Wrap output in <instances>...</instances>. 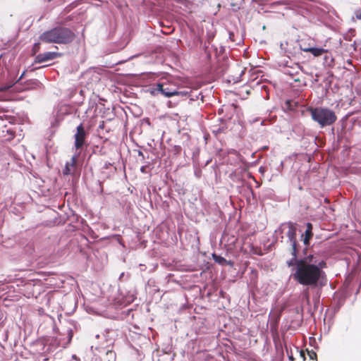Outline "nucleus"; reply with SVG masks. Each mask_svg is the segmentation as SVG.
<instances>
[{
    "instance_id": "obj_1",
    "label": "nucleus",
    "mask_w": 361,
    "mask_h": 361,
    "mask_svg": "<svg viewBox=\"0 0 361 361\" xmlns=\"http://www.w3.org/2000/svg\"><path fill=\"white\" fill-rule=\"evenodd\" d=\"M288 267L295 266L293 279L300 284L315 287L325 277V273L322 270L325 263L323 261H318L314 255H309L302 259H297L293 256L287 262Z\"/></svg>"
},
{
    "instance_id": "obj_2",
    "label": "nucleus",
    "mask_w": 361,
    "mask_h": 361,
    "mask_svg": "<svg viewBox=\"0 0 361 361\" xmlns=\"http://www.w3.org/2000/svg\"><path fill=\"white\" fill-rule=\"evenodd\" d=\"M73 39V32L68 28L56 27L44 32L40 39L47 43L66 44Z\"/></svg>"
},
{
    "instance_id": "obj_3",
    "label": "nucleus",
    "mask_w": 361,
    "mask_h": 361,
    "mask_svg": "<svg viewBox=\"0 0 361 361\" xmlns=\"http://www.w3.org/2000/svg\"><path fill=\"white\" fill-rule=\"evenodd\" d=\"M311 116L321 128L331 126L337 119L336 114L331 109L325 107H317L310 109Z\"/></svg>"
},
{
    "instance_id": "obj_4",
    "label": "nucleus",
    "mask_w": 361,
    "mask_h": 361,
    "mask_svg": "<svg viewBox=\"0 0 361 361\" xmlns=\"http://www.w3.org/2000/svg\"><path fill=\"white\" fill-rule=\"evenodd\" d=\"M288 231L286 232L287 237L291 247V255L292 256L297 257V248H296V229L293 224L289 223L286 225Z\"/></svg>"
},
{
    "instance_id": "obj_5",
    "label": "nucleus",
    "mask_w": 361,
    "mask_h": 361,
    "mask_svg": "<svg viewBox=\"0 0 361 361\" xmlns=\"http://www.w3.org/2000/svg\"><path fill=\"white\" fill-rule=\"evenodd\" d=\"M86 133L82 124L77 127V133L75 135V146L77 149L82 147L84 144Z\"/></svg>"
},
{
    "instance_id": "obj_6",
    "label": "nucleus",
    "mask_w": 361,
    "mask_h": 361,
    "mask_svg": "<svg viewBox=\"0 0 361 361\" xmlns=\"http://www.w3.org/2000/svg\"><path fill=\"white\" fill-rule=\"evenodd\" d=\"M59 56V54L56 52H45L44 54H41L37 56L36 61L39 63L47 61L49 60L54 59Z\"/></svg>"
},
{
    "instance_id": "obj_7",
    "label": "nucleus",
    "mask_w": 361,
    "mask_h": 361,
    "mask_svg": "<svg viewBox=\"0 0 361 361\" xmlns=\"http://www.w3.org/2000/svg\"><path fill=\"white\" fill-rule=\"evenodd\" d=\"M300 49L305 52L311 53L314 56H319L327 52V50L318 47H302L300 46Z\"/></svg>"
},
{
    "instance_id": "obj_8",
    "label": "nucleus",
    "mask_w": 361,
    "mask_h": 361,
    "mask_svg": "<svg viewBox=\"0 0 361 361\" xmlns=\"http://www.w3.org/2000/svg\"><path fill=\"white\" fill-rule=\"evenodd\" d=\"M76 164V157L73 156L70 162L66 163V166L63 169V173L65 175L70 174L72 172L73 169L75 167Z\"/></svg>"
},
{
    "instance_id": "obj_9",
    "label": "nucleus",
    "mask_w": 361,
    "mask_h": 361,
    "mask_svg": "<svg viewBox=\"0 0 361 361\" xmlns=\"http://www.w3.org/2000/svg\"><path fill=\"white\" fill-rule=\"evenodd\" d=\"M162 94L164 95L166 97H171L175 95H183V92H178L176 90L170 91L168 89H164V90L162 92Z\"/></svg>"
},
{
    "instance_id": "obj_10",
    "label": "nucleus",
    "mask_w": 361,
    "mask_h": 361,
    "mask_svg": "<svg viewBox=\"0 0 361 361\" xmlns=\"http://www.w3.org/2000/svg\"><path fill=\"white\" fill-rule=\"evenodd\" d=\"M212 258L215 262L221 265H226V262H227V260L225 258L216 254H212Z\"/></svg>"
},
{
    "instance_id": "obj_11",
    "label": "nucleus",
    "mask_w": 361,
    "mask_h": 361,
    "mask_svg": "<svg viewBox=\"0 0 361 361\" xmlns=\"http://www.w3.org/2000/svg\"><path fill=\"white\" fill-rule=\"evenodd\" d=\"M312 224L308 223L307 224V230L305 231V234H306V237L304 240V243L305 244H307L309 241V239L311 238L312 236Z\"/></svg>"
},
{
    "instance_id": "obj_12",
    "label": "nucleus",
    "mask_w": 361,
    "mask_h": 361,
    "mask_svg": "<svg viewBox=\"0 0 361 361\" xmlns=\"http://www.w3.org/2000/svg\"><path fill=\"white\" fill-rule=\"evenodd\" d=\"M157 90H158V92H161L162 94L163 91L165 88H164L163 85L161 83L157 84Z\"/></svg>"
},
{
    "instance_id": "obj_13",
    "label": "nucleus",
    "mask_w": 361,
    "mask_h": 361,
    "mask_svg": "<svg viewBox=\"0 0 361 361\" xmlns=\"http://www.w3.org/2000/svg\"><path fill=\"white\" fill-rule=\"evenodd\" d=\"M149 92L151 94L155 96L158 93V90H157V86L154 87H152L149 90Z\"/></svg>"
},
{
    "instance_id": "obj_14",
    "label": "nucleus",
    "mask_w": 361,
    "mask_h": 361,
    "mask_svg": "<svg viewBox=\"0 0 361 361\" xmlns=\"http://www.w3.org/2000/svg\"><path fill=\"white\" fill-rule=\"evenodd\" d=\"M9 87H11V86H2V87H0V91H1V92L6 91V90H7Z\"/></svg>"
},
{
    "instance_id": "obj_15",
    "label": "nucleus",
    "mask_w": 361,
    "mask_h": 361,
    "mask_svg": "<svg viewBox=\"0 0 361 361\" xmlns=\"http://www.w3.org/2000/svg\"><path fill=\"white\" fill-rule=\"evenodd\" d=\"M309 355H310V357L311 359H313L314 357L316 356V354L314 352H312L311 353H309Z\"/></svg>"
},
{
    "instance_id": "obj_16",
    "label": "nucleus",
    "mask_w": 361,
    "mask_h": 361,
    "mask_svg": "<svg viewBox=\"0 0 361 361\" xmlns=\"http://www.w3.org/2000/svg\"><path fill=\"white\" fill-rule=\"evenodd\" d=\"M226 264H228V265H230V266H233V263L231 261H227V262H226Z\"/></svg>"
},
{
    "instance_id": "obj_17",
    "label": "nucleus",
    "mask_w": 361,
    "mask_h": 361,
    "mask_svg": "<svg viewBox=\"0 0 361 361\" xmlns=\"http://www.w3.org/2000/svg\"><path fill=\"white\" fill-rule=\"evenodd\" d=\"M140 171L142 172V173H145V166H142L141 169H140Z\"/></svg>"
},
{
    "instance_id": "obj_18",
    "label": "nucleus",
    "mask_w": 361,
    "mask_h": 361,
    "mask_svg": "<svg viewBox=\"0 0 361 361\" xmlns=\"http://www.w3.org/2000/svg\"><path fill=\"white\" fill-rule=\"evenodd\" d=\"M356 16L358 19H360L361 18V13H357L356 14Z\"/></svg>"
},
{
    "instance_id": "obj_19",
    "label": "nucleus",
    "mask_w": 361,
    "mask_h": 361,
    "mask_svg": "<svg viewBox=\"0 0 361 361\" xmlns=\"http://www.w3.org/2000/svg\"><path fill=\"white\" fill-rule=\"evenodd\" d=\"M24 74H25V73H23L20 75V78L18 79V80L23 78V77Z\"/></svg>"
},
{
    "instance_id": "obj_20",
    "label": "nucleus",
    "mask_w": 361,
    "mask_h": 361,
    "mask_svg": "<svg viewBox=\"0 0 361 361\" xmlns=\"http://www.w3.org/2000/svg\"><path fill=\"white\" fill-rule=\"evenodd\" d=\"M107 354L108 355H112V353L111 352H108Z\"/></svg>"
}]
</instances>
